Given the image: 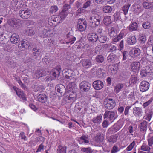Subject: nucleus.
Listing matches in <instances>:
<instances>
[{
	"mask_svg": "<svg viewBox=\"0 0 153 153\" xmlns=\"http://www.w3.org/2000/svg\"><path fill=\"white\" fill-rule=\"evenodd\" d=\"M76 98V92H72L68 97H66L65 100L68 103L72 102L75 101Z\"/></svg>",
	"mask_w": 153,
	"mask_h": 153,
	"instance_id": "nucleus-13",
	"label": "nucleus"
},
{
	"mask_svg": "<svg viewBox=\"0 0 153 153\" xmlns=\"http://www.w3.org/2000/svg\"><path fill=\"white\" fill-rule=\"evenodd\" d=\"M98 35L94 33H89L88 36V38L90 41L95 42L98 40Z\"/></svg>",
	"mask_w": 153,
	"mask_h": 153,
	"instance_id": "nucleus-22",
	"label": "nucleus"
},
{
	"mask_svg": "<svg viewBox=\"0 0 153 153\" xmlns=\"http://www.w3.org/2000/svg\"><path fill=\"white\" fill-rule=\"evenodd\" d=\"M105 138L104 134L102 133H98L94 137V140L97 143L102 142Z\"/></svg>",
	"mask_w": 153,
	"mask_h": 153,
	"instance_id": "nucleus-20",
	"label": "nucleus"
},
{
	"mask_svg": "<svg viewBox=\"0 0 153 153\" xmlns=\"http://www.w3.org/2000/svg\"><path fill=\"white\" fill-rule=\"evenodd\" d=\"M12 5L13 9L15 11L20 8L23 9L25 7V5L22 4L21 1L17 0H13L12 1Z\"/></svg>",
	"mask_w": 153,
	"mask_h": 153,
	"instance_id": "nucleus-5",
	"label": "nucleus"
},
{
	"mask_svg": "<svg viewBox=\"0 0 153 153\" xmlns=\"http://www.w3.org/2000/svg\"><path fill=\"white\" fill-rule=\"evenodd\" d=\"M136 128V127H135V126L134 125H131L129 126L128 128V130L129 133L131 134V135H133L132 134L135 131Z\"/></svg>",
	"mask_w": 153,
	"mask_h": 153,
	"instance_id": "nucleus-53",
	"label": "nucleus"
},
{
	"mask_svg": "<svg viewBox=\"0 0 153 153\" xmlns=\"http://www.w3.org/2000/svg\"><path fill=\"white\" fill-rule=\"evenodd\" d=\"M89 21L93 27L98 26L102 20L101 17L98 14H92L89 17Z\"/></svg>",
	"mask_w": 153,
	"mask_h": 153,
	"instance_id": "nucleus-1",
	"label": "nucleus"
},
{
	"mask_svg": "<svg viewBox=\"0 0 153 153\" xmlns=\"http://www.w3.org/2000/svg\"><path fill=\"white\" fill-rule=\"evenodd\" d=\"M26 34L29 36H31L34 34L33 30L30 28H27L26 30Z\"/></svg>",
	"mask_w": 153,
	"mask_h": 153,
	"instance_id": "nucleus-59",
	"label": "nucleus"
},
{
	"mask_svg": "<svg viewBox=\"0 0 153 153\" xmlns=\"http://www.w3.org/2000/svg\"><path fill=\"white\" fill-rule=\"evenodd\" d=\"M50 31L46 29H44L42 33L41 36L43 38L45 37L50 36Z\"/></svg>",
	"mask_w": 153,
	"mask_h": 153,
	"instance_id": "nucleus-51",
	"label": "nucleus"
},
{
	"mask_svg": "<svg viewBox=\"0 0 153 153\" xmlns=\"http://www.w3.org/2000/svg\"><path fill=\"white\" fill-rule=\"evenodd\" d=\"M66 149L65 147H62L60 145L58 147L57 152L58 153H66Z\"/></svg>",
	"mask_w": 153,
	"mask_h": 153,
	"instance_id": "nucleus-44",
	"label": "nucleus"
},
{
	"mask_svg": "<svg viewBox=\"0 0 153 153\" xmlns=\"http://www.w3.org/2000/svg\"><path fill=\"white\" fill-rule=\"evenodd\" d=\"M112 9L111 7L110 6H104L103 8V12L105 13H110L112 11Z\"/></svg>",
	"mask_w": 153,
	"mask_h": 153,
	"instance_id": "nucleus-43",
	"label": "nucleus"
},
{
	"mask_svg": "<svg viewBox=\"0 0 153 153\" xmlns=\"http://www.w3.org/2000/svg\"><path fill=\"white\" fill-rule=\"evenodd\" d=\"M149 86L150 84L148 82L146 81H143L140 84V90L142 92H145L148 90Z\"/></svg>",
	"mask_w": 153,
	"mask_h": 153,
	"instance_id": "nucleus-11",
	"label": "nucleus"
},
{
	"mask_svg": "<svg viewBox=\"0 0 153 153\" xmlns=\"http://www.w3.org/2000/svg\"><path fill=\"white\" fill-rule=\"evenodd\" d=\"M38 56L37 55L33 53L29 58L30 60L31 61H35L37 60Z\"/></svg>",
	"mask_w": 153,
	"mask_h": 153,
	"instance_id": "nucleus-63",
	"label": "nucleus"
},
{
	"mask_svg": "<svg viewBox=\"0 0 153 153\" xmlns=\"http://www.w3.org/2000/svg\"><path fill=\"white\" fill-rule=\"evenodd\" d=\"M30 46L28 41L25 39H23L18 44L19 49L22 51H24L27 48Z\"/></svg>",
	"mask_w": 153,
	"mask_h": 153,
	"instance_id": "nucleus-8",
	"label": "nucleus"
},
{
	"mask_svg": "<svg viewBox=\"0 0 153 153\" xmlns=\"http://www.w3.org/2000/svg\"><path fill=\"white\" fill-rule=\"evenodd\" d=\"M134 13L136 15H138L142 10V7L139 4H135L132 5Z\"/></svg>",
	"mask_w": 153,
	"mask_h": 153,
	"instance_id": "nucleus-21",
	"label": "nucleus"
},
{
	"mask_svg": "<svg viewBox=\"0 0 153 153\" xmlns=\"http://www.w3.org/2000/svg\"><path fill=\"white\" fill-rule=\"evenodd\" d=\"M37 99L39 102L42 103H45L47 101L48 97L45 94H41L38 96Z\"/></svg>",
	"mask_w": 153,
	"mask_h": 153,
	"instance_id": "nucleus-23",
	"label": "nucleus"
},
{
	"mask_svg": "<svg viewBox=\"0 0 153 153\" xmlns=\"http://www.w3.org/2000/svg\"><path fill=\"white\" fill-rule=\"evenodd\" d=\"M122 126L123 124L122 122L118 121L113 125V127L117 131L122 128Z\"/></svg>",
	"mask_w": 153,
	"mask_h": 153,
	"instance_id": "nucleus-41",
	"label": "nucleus"
},
{
	"mask_svg": "<svg viewBox=\"0 0 153 153\" xmlns=\"http://www.w3.org/2000/svg\"><path fill=\"white\" fill-rule=\"evenodd\" d=\"M130 6V4H128L123 7L122 10L124 12V14L125 15H126L127 13Z\"/></svg>",
	"mask_w": 153,
	"mask_h": 153,
	"instance_id": "nucleus-49",
	"label": "nucleus"
},
{
	"mask_svg": "<svg viewBox=\"0 0 153 153\" xmlns=\"http://www.w3.org/2000/svg\"><path fill=\"white\" fill-rule=\"evenodd\" d=\"M146 115L145 119L149 121L152 118V116L153 114V111L152 109H146Z\"/></svg>",
	"mask_w": 153,
	"mask_h": 153,
	"instance_id": "nucleus-28",
	"label": "nucleus"
},
{
	"mask_svg": "<svg viewBox=\"0 0 153 153\" xmlns=\"http://www.w3.org/2000/svg\"><path fill=\"white\" fill-rule=\"evenodd\" d=\"M89 139L88 135H83L79 139L78 141L81 144H87L89 143Z\"/></svg>",
	"mask_w": 153,
	"mask_h": 153,
	"instance_id": "nucleus-26",
	"label": "nucleus"
},
{
	"mask_svg": "<svg viewBox=\"0 0 153 153\" xmlns=\"http://www.w3.org/2000/svg\"><path fill=\"white\" fill-rule=\"evenodd\" d=\"M107 39V37L106 36L102 34H100L98 35V39L100 42L105 43V42Z\"/></svg>",
	"mask_w": 153,
	"mask_h": 153,
	"instance_id": "nucleus-40",
	"label": "nucleus"
},
{
	"mask_svg": "<svg viewBox=\"0 0 153 153\" xmlns=\"http://www.w3.org/2000/svg\"><path fill=\"white\" fill-rule=\"evenodd\" d=\"M140 63L138 62H132L130 65L132 71L134 72L138 71L140 67Z\"/></svg>",
	"mask_w": 153,
	"mask_h": 153,
	"instance_id": "nucleus-19",
	"label": "nucleus"
},
{
	"mask_svg": "<svg viewBox=\"0 0 153 153\" xmlns=\"http://www.w3.org/2000/svg\"><path fill=\"white\" fill-rule=\"evenodd\" d=\"M61 71V69L59 65L57 66L56 68L53 69L51 73L53 78H58L59 76Z\"/></svg>",
	"mask_w": 153,
	"mask_h": 153,
	"instance_id": "nucleus-15",
	"label": "nucleus"
},
{
	"mask_svg": "<svg viewBox=\"0 0 153 153\" xmlns=\"http://www.w3.org/2000/svg\"><path fill=\"white\" fill-rule=\"evenodd\" d=\"M138 80L137 76L132 75L131 77L129 83L131 85H135Z\"/></svg>",
	"mask_w": 153,
	"mask_h": 153,
	"instance_id": "nucleus-38",
	"label": "nucleus"
},
{
	"mask_svg": "<svg viewBox=\"0 0 153 153\" xmlns=\"http://www.w3.org/2000/svg\"><path fill=\"white\" fill-rule=\"evenodd\" d=\"M108 34L111 37H114L117 35V31L114 27L111 28L108 30Z\"/></svg>",
	"mask_w": 153,
	"mask_h": 153,
	"instance_id": "nucleus-33",
	"label": "nucleus"
},
{
	"mask_svg": "<svg viewBox=\"0 0 153 153\" xmlns=\"http://www.w3.org/2000/svg\"><path fill=\"white\" fill-rule=\"evenodd\" d=\"M46 74V72L43 69H39L36 70L35 72L34 76L36 78H39L40 77L45 76Z\"/></svg>",
	"mask_w": 153,
	"mask_h": 153,
	"instance_id": "nucleus-18",
	"label": "nucleus"
},
{
	"mask_svg": "<svg viewBox=\"0 0 153 153\" xmlns=\"http://www.w3.org/2000/svg\"><path fill=\"white\" fill-rule=\"evenodd\" d=\"M87 27V22L85 21L83 22L79 21L78 22L77 27L80 31H84Z\"/></svg>",
	"mask_w": 153,
	"mask_h": 153,
	"instance_id": "nucleus-16",
	"label": "nucleus"
},
{
	"mask_svg": "<svg viewBox=\"0 0 153 153\" xmlns=\"http://www.w3.org/2000/svg\"><path fill=\"white\" fill-rule=\"evenodd\" d=\"M151 26V24L148 21L144 22L142 24V26L144 29H148Z\"/></svg>",
	"mask_w": 153,
	"mask_h": 153,
	"instance_id": "nucleus-46",
	"label": "nucleus"
},
{
	"mask_svg": "<svg viewBox=\"0 0 153 153\" xmlns=\"http://www.w3.org/2000/svg\"><path fill=\"white\" fill-rule=\"evenodd\" d=\"M70 8V6L69 5L65 4L63 7V8L61 12L59 13V16L56 17L54 19V21H58V19L61 18V19H64L68 14V10Z\"/></svg>",
	"mask_w": 153,
	"mask_h": 153,
	"instance_id": "nucleus-2",
	"label": "nucleus"
},
{
	"mask_svg": "<svg viewBox=\"0 0 153 153\" xmlns=\"http://www.w3.org/2000/svg\"><path fill=\"white\" fill-rule=\"evenodd\" d=\"M148 145L149 146H152L153 144V133H150L148 136Z\"/></svg>",
	"mask_w": 153,
	"mask_h": 153,
	"instance_id": "nucleus-42",
	"label": "nucleus"
},
{
	"mask_svg": "<svg viewBox=\"0 0 153 153\" xmlns=\"http://www.w3.org/2000/svg\"><path fill=\"white\" fill-rule=\"evenodd\" d=\"M140 53V50L138 48L132 49L130 52V56L134 58L138 56Z\"/></svg>",
	"mask_w": 153,
	"mask_h": 153,
	"instance_id": "nucleus-24",
	"label": "nucleus"
},
{
	"mask_svg": "<svg viewBox=\"0 0 153 153\" xmlns=\"http://www.w3.org/2000/svg\"><path fill=\"white\" fill-rule=\"evenodd\" d=\"M62 73L65 75L66 79H70L72 82H74L76 80V77L74 75V71L70 69H65L62 71Z\"/></svg>",
	"mask_w": 153,
	"mask_h": 153,
	"instance_id": "nucleus-3",
	"label": "nucleus"
},
{
	"mask_svg": "<svg viewBox=\"0 0 153 153\" xmlns=\"http://www.w3.org/2000/svg\"><path fill=\"white\" fill-rule=\"evenodd\" d=\"M133 112L136 117L139 116L141 115L142 113V108L140 107H135L132 110Z\"/></svg>",
	"mask_w": 153,
	"mask_h": 153,
	"instance_id": "nucleus-27",
	"label": "nucleus"
},
{
	"mask_svg": "<svg viewBox=\"0 0 153 153\" xmlns=\"http://www.w3.org/2000/svg\"><path fill=\"white\" fill-rule=\"evenodd\" d=\"M103 118L104 119L107 118L110 121L113 120L117 118V116L115 115L114 111L107 110L104 114Z\"/></svg>",
	"mask_w": 153,
	"mask_h": 153,
	"instance_id": "nucleus-7",
	"label": "nucleus"
},
{
	"mask_svg": "<svg viewBox=\"0 0 153 153\" xmlns=\"http://www.w3.org/2000/svg\"><path fill=\"white\" fill-rule=\"evenodd\" d=\"M102 116L100 114L94 117L91 121L94 123L100 124L102 121Z\"/></svg>",
	"mask_w": 153,
	"mask_h": 153,
	"instance_id": "nucleus-34",
	"label": "nucleus"
},
{
	"mask_svg": "<svg viewBox=\"0 0 153 153\" xmlns=\"http://www.w3.org/2000/svg\"><path fill=\"white\" fill-rule=\"evenodd\" d=\"M83 105V104L81 102H79L76 104L75 107V110L77 113H80L81 110L82 109Z\"/></svg>",
	"mask_w": 153,
	"mask_h": 153,
	"instance_id": "nucleus-36",
	"label": "nucleus"
},
{
	"mask_svg": "<svg viewBox=\"0 0 153 153\" xmlns=\"http://www.w3.org/2000/svg\"><path fill=\"white\" fill-rule=\"evenodd\" d=\"M9 24L11 26L14 27V25H16L17 23V20L16 19H12L9 22Z\"/></svg>",
	"mask_w": 153,
	"mask_h": 153,
	"instance_id": "nucleus-58",
	"label": "nucleus"
},
{
	"mask_svg": "<svg viewBox=\"0 0 153 153\" xmlns=\"http://www.w3.org/2000/svg\"><path fill=\"white\" fill-rule=\"evenodd\" d=\"M143 7L145 9H149L151 8L152 6V5L151 3L145 2L143 3Z\"/></svg>",
	"mask_w": 153,
	"mask_h": 153,
	"instance_id": "nucleus-61",
	"label": "nucleus"
},
{
	"mask_svg": "<svg viewBox=\"0 0 153 153\" xmlns=\"http://www.w3.org/2000/svg\"><path fill=\"white\" fill-rule=\"evenodd\" d=\"M103 21L104 24L106 25L110 24L111 22L110 17L107 16L105 17L103 19Z\"/></svg>",
	"mask_w": 153,
	"mask_h": 153,
	"instance_id": "nucleus-56",
	"label": "nucleus"
},
{
	"mask_svg": "<svg viewBox=\"0 0 153 153\" xmlns=\"http://www.w3.org/2000/svg\"><path fill=\"white\" fill-rule=\"evenodd\" d=\"M138 40L140 44H144L145 43L146 40V35L143 34H139Z\"/></svg>",
	"mask_w": 153,
	"mask_h": 153,
	"instance_id": "nucleus-32",
	"label": "nucleus"
},
{
	"mask_svg": "<svg viewBox=\"0 0 153 153\" xmlns=\"http://www.w3.org/2000/svg\"><path fill=\"white\" fill-rule=\"evenodd\" d=\"M55 89L58 93H60L61 95L64 94L65 88L62 84H59L57 85L55 87Z\"/></svg>",
	"mask_w": 153,
	"mask_h": 153,
	"instance_id": "nucleus-25",
	"label": "nucleus"
},
{
	"mask_svg": "<svg viewBox=\"0 0 153 153\" xmlns=\"http://www.w3.org/2000/svg\"><path fill=\"white\" fill-rule=\"evenodd\" d=\"M92 86L95 89L98 90L101 89L103 88L104 84L102 81L97 80L93 82Z\"/></svg>",
	"mask_w": 153,
	"mask_h": 153,
	"instance_id": "nucleus-12",
	"label": "nucleus"
},
{
	"mask_svg": "<svg viewBox=\"0 0 153 153\" xmlns=\"http://www.w3.org/2000/svg\"><path fill=\"white\" fill-rule=\"evenodd\" d=\"M45 88L44 86L41 85L36 86L34 88V89L35 91H39L41 92Z\"/></svg>",
	"mask_w": 153,
	"mask_h": 153,
	"instance_id": "nucleus-57",
	"label": "nucleus"
},
{
	"mask_svg": "<svg viewBox=\"0 0 153 153\" xmlns=\"http://www.w3.org/2000/svg\"><path fill=\"white\" fill-rule=\"evenodd\" d=\"M136 143L135 141H133L126 149V150L129 151H131L134 148Z\"/></svg>",
	"mask_w": 153,
	"mask_h": 153,
	"instance_id": "nucleus-54",
	"label": "nucleus"
},
{
	"mask_svg": "<svg viewBox=\"0 0 153 153\" xmlns=\"http://www.w3.org/2000/svg\"><path fill=\"white\" fill-rule=\"evenodd\" d=\"M138 28V25L136 22H131L129 26V30L130 31H137Z\"/></svg>",
	"mask_w": 153,
	"mask_h": 153,
	"instance_id": "nucleus-35",
	"label": "nucleus"
},
{
	"mask_svg": "<svg viewBox=\"0 0 153 153\" xmlns=\"http://www.w3.org/2000/svg\"><path fill=\"white\" fill-rule=\"evenodd\" d=\"M81 150L86 153H92L93 151L90 147L83 148Z\"/></svg>",
	"mask_w": 153,
	"mask_h": 153,
	"instance_id": "nucleus-64",
	"label": "nucleus"
},
{
	"mask_svg": "<svg viewBox=\"0 0 153 153\" xmlns=\"http://www.w3.org/2000/svg\"><path fill=\"white\" fill-rule=\"evenodd\" d=\"M76 40V39L75 37H74L73 36H71V38L67 40V41L65 42H65H63V44H68L69 43H71V44H73L74 42Z\"/></svg>",
	"mask_w": 153,
	"mask_h": 153,
	"instance_id": "nucleus-48",
	"label": "nucleus"
},
{
	"mask_svg": "<svg viewBox=\"0 0 153 153\" xmlns=\"http://www.w3.org/2000/svg\"><path fill=\"white\" fill-rule=\"evenodd\" d=\"M118 134H117L114 135H111L107 138V141L110 143H114L116 142L117 139L118 137Z\"/></svg>",
	"mask_w": 153,
	"mask_h": 153,
	"instance_id": "nucleus-31",
	"label": "nucleus"
},
{
	"mask_svg": "<svg viewBox=\"0 0 153 153\" xmlns=\"http://www.w3.org/2000/svg\"><path fill=\"white\" fill-rule=\"evenodd\" d=\"M10 40L12 43L16 44L19 41V37L17 34L14 33L11 35Z\"/></svg>",
	"mask_w": 153,
	"mask_h": 153,
	"instance_id": "nucleus-29",
	"label": "nucleus"
},
{
	"mask_svg": "<svg viewBox=\"0 0 153 153\" xmlns=\"http://www.w3.org/2000/svg\"><path fill=\"white\" fill-rule=\"evenodd\" d=\"M108 61L110 62H114L117 59V56L113 53H111L107 57Z\"/></svg>",
	"mask_w": 153,
	"mask_h": 153,
	"instance_id": "nucleus-37",
	"label": "nucleus"
},
{
	"mask_svg": "<svg viewBox=\"0 0 153 153\" xmlns=\"http://www.w3.org/2000/svg\"><path fill=\"white\" fill-rule=\"evenodd\" d=\"M42 61L45 64L47 65L51 64L52 62V61L47 57H45L43 58Z\"/></svg>",
	"mask_w": 153,
	"mask_h": 153,
	"instance_id": "nucleus-47",
	"label": "nucleus"
},
{
	"mask_svg": "<svg viewBox=\"0 0 153 153\" xmlns=\"http://www.w3.org/2000/svg\"><path fill=\"white\" fill-rule=\"evenodd\" d=\"M127 43L130 45H133L135 44L137 42L135 36H130L127 39Z\"/></svg>",
	"mask_w": 153,
	"mask_h": 153,
	"instance_id": "nucleus-30",
	"label": "nucleus"
},
{
	"mask_svg": "<svg viewBox=\"0 0 153 153\" xmlns=\"http://www.w3.org/2000/svg\"><path fill=\"white\" fill-rule=\"evenodd\" d=\"M124 85L122 83H118L114 87V91L116 93L120 91L123 88Z\"/></svg>",
	"mask_w": 153,
	"mask_h": 153,
	"instance_id": "nucleus-39",
	"label": "nucleus"
},
{
	"mask_svg": "<svg viewBox=\"0 0 153 153\" xmlns=\"http://www.w3.org/2000/svg\"><path fill=\"white\" fill-rule=\"evenodd\" d=\"M19 15L22 18L27 19L30 17L31 15V11L29 9H22L19 11Z\"/></svg>",
	"mask_w": 153,
	"mask_h": 153,
	"instance_id": "nucleus-6",
	"label": "nucleus"
},
{
	"mask_svg": "<svg viewBox=\"0 0 153 153\" xmlns=\"http://www.w3.org/2000/svg\"><path fill=\"white\" fill-rule=\"evenodd\" d=\"M141 149L142 150L145 151H149L150 148L146 144L143 143L141 147Z\"/></svg>",
	"mask_w": 153,
	"mask_h": 153,
	"instance_id": "nucleus-60",
	"label": "nucleus"
},
{
	"mask_svg": "<svg viewBox=\"0 0 153 153\" xmlns=\"http://www.w3.org/2000/svg\"><path fill=\"white\" fill-rule=\"evenodd\" d=\"M91 4V1L88 0L83 5V8L86 9L89 7Z\"/></svg>",
	"mask_w": 153,
	"mask_h": 153,
	"instance_id": "nucleus-62",
	"label": "nucleus"
},
{
	"mask_svg": "<svg viewBox=\"0 0 153 153\" xmlns=\"http://www.w3.org/2000/svg\"><path fill=\"white\" fill-rule=\"evenodd\" d=\"M81 62L82 66L85 68H88L92 66L91 61L88 59H82Z\"/></svg>",
	"mask_w": 153,
	"mask_h": 153,
	"instance_id": "nucleus-17",
	"label": "nucleus"
},
{
	"mask_svg": "<svg viewBox=\"0 0 153 153\" xmlns=\"http://www.w3.org/2000/svg\"><path fill=\"white\" fill-rule=\"evenodd\" d=\"M152 72V70L150 69L149 67H147L145 69L140 70V75L142 77H144L149 76Z\"/></svg>",
	"mask_w": 153,
	"mask_h": 153,
	"instance_id": "nucleus-10",
	"label": "nucleus"
},
{
	"mask_svg": "<svg viewBox=\"0 0 153 153\" xmlns=\"http://www.w3.org/2000/svg\"><path fill=\"white\" fill-rule=\"evenodd\" d=\"M148 123V122L146 121H143L140 123L139 129L141 132L145 133L146 132Z\"/></svg>",
	"mask_w": 153,
	"mask_h": 153,
	"instance_id": "nucleus-14",
	"label": "nucleus"
},
{
	"mask_svg": "<svg viewBox=\"0 0 153 153\" xmlns=\"http://www.w3.org/2000/svg\"><path fill=\"white\" fill-rule=\"evenodd\" d=\"M48 45L50 47L55 45L56 44L55 40L52 39H48Z\"/></svg>",
	"mask_w": 153,
	"mask_h": 153,
	"instance_id": "nucleus-52",
	"label": "nucleus"
},
{
	"mask_svg": "<svg viewBox=\"0 0 153 153\" xmlns=\"http://www.w3.org/2000/svg\"><path fill=\"white\" fill-rule=\"evenodd\" d=\"M58 7L56 5L52 6L50 8V12L52 13H55L58 10Z\"/></svg>",
	"mask_w": 153,
	"mask_h": 153,
	"instance_id": "nucleus-55",
	"label": "nucleus"
},
{
	"mask_svg": "<svg viewBox=\"0 0 153 153\" xmlns=\"http://www.w3.org/2000/svg\"><path fill=\"white\" fill-rule=\"evenodd\" d=\"M95 60L98 63H102L104 61V58L101 55H99L97 56L95 58Z\"/></svg>",
	"mask_w": 153,
	"mask_h": 153,
	"instance_id": "nucleus-45",
	"label": "nucleus"
},
{
	"mask_svg": "<svg viewBox=\"0 0 153 153\" xmlns=\"http://www.w3.org/2000/svg\"><path fill=\"white\" fill-rule=\"evenodd\" d=\"M32 51L33 54L38 56H39L41 53V51L37 48H34L32 50Z\"/></svg>",
	"mask_w": 153,
	"mask_h": 153,
	"instance_id": "nucleus-50",
	"label": "nucleus"
},
{
	"mask_svg": "<svg viewBox=\"0 0 153 153\" xmlns=\"http://www.w3.org/2000/svg\"><path fill=\"white\" fill-rule=\"evenodd\" d=\"M104 104L105 107L108 109H113L116 105L114 100L110 98L105 99Z\"/></svg>",
	"mask_w": 153,
	"mask_h": 153,
	"instance_id": "nucleus-4",
	"label": "nucleus"
},
{
	"mask_svg": "<svg viewBox=\"0 0 153 153\" xmlns=\"http://www.w3.org/2000/svg\"><path fill=\"white\" fill-rule=\"evenodd\" d=\"M79 86L81 90L84 92H87L90 90L91 87V85L88 82L84 81L80 83Z\"/></svg>",
	"mask_w": 153,
	"mask_h": 153,
	"instance_id": "nucleus-9",
	"label": "nucleus"
}]
</instances>
